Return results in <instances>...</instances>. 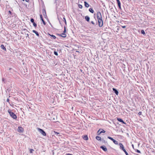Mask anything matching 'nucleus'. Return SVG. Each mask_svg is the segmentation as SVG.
I'll list each match as a JSON object with an SVG mask.
<instances>
[{
    "label": "nucleus",
    "instance_id": "obj_1",
    "mask_svg": "<svg viewBox=\"0 0 155 155\" xmlns=\"http://www.w3.org/2000/svg\"><path fill=\"white\" fill-rule=\"evenodd\" d=\"M97 15L99 26L100 27H101L103 25V21L101 13L100 12H97Z\"/></svg>",
    "mask_w": 155,
    "mask_h": 155
},
{
    "label": "nucleus",
    "instance_id": "obj_2",
    "mask_svg": "<svg viewBox=\"0 0 155 155\" xmlns=\"http://www.w3.org/2000/svg\"><path fill=\"white\" fill-rule=\"evenodd\" d=\"M8 112L10 114V116L14 119H16L17 117L16 115L13 112H12L11 110L9 109L8 110Z\"/></svg>",
    "mask_w": 155,
    "mask_h": 155
},
{
    "label": "nucleus",
    "instance_id": "obj_3",
    "mask_svg": "<svg viewBox=\"0 0 155 155\" xmlns=\"http://www.w3.org/2000/svg\"><path fill=\"white\" fill-rule=\"evenodd\" d=\"M38 130L44 136H46V133L44 130L40 128L38 129Z\"/></svg>",
    "mask_w": 155,
    "mask_h": 155
},
{
    "label": "nucleus",
    "instance_id": "obj_4",
    "mask_svg": "<svg viewBox=\"0 0 155 155\" xmlns=\"http://www.w3.org/2000/svg\"><path fill=\"white\" fill-rule=\"evenodd\" d=\"M30 21L31 23H33V26L35 27L37 26V24L34 22V20L33 18H31L30 20Z\"/></svg>",
    "mask_w": 155,
    "mask_h": 155
},
{
    "label": "nucleus",
    "instance_id": "obj_5",
    "mask_svg": "<svg viewBox=\"0 0 155 155\" xmlns=\"http://www.w3.org/2000/svg\"><path fill=\"white\" fill-rule=\"evenodd\" d=\"M100 148L102 149L104 151L106 152L107 151V149L105 146H102L100 147Z\"/></svg>",
    "mask_w": 155,
    "mask_h": 155
},
{
    "label": "nucleus",
    "instance_id": "obj_6",
    "mask_svg": "<svg viewBox=\"0 0 155 155\" xmlns=\"http://www.w3.org/2000/svg\"><path fill=\"white\" fill-rule=\"evenodd\" d=\"M99 132H100L98 133L99 135L102 133H104L105 132V131L104 130L102 129H100L98 131V133H99Z\"/></svg>",
    "mask_w": 155,
    "mask_h": 155
},
{
    "label": "nucleus",
    "instance_id": "obj_7",
    "mask_svg": "<svg viewBox=\"0 0 155 155\" xmlns=\"http://www.w3.org/2000/svg\"><path fill=\"white\" fill-rule=\"evenodd\" d=\"M18 131L19 132H23V129L21 127H18Z\"/></svg>",
    "mask_w": 155,
    "mask_h": 155
},
{
    "label": "nucleus",
    "instance_id": "obj_8",
    "mask_svg": "<svg viewBox=\"0 0 155 155\" xmlns=\"http://www.w3.org/2000/svg\"><path fill=\"white\" fill-rule=\"evenodd\" d=\"M116 1H117V3L118 4V6L119 7V9H121V4H120V1H119V0H116Z\"/></svg>",
    "mask_w": 155,
    "mask_h": 155
},
{
    "label": "nucleus",
    "instance_id": "obj_9",
    "mask_svg": "<svg viewBox=\"0 0 155 155\" xmlns=\"http://www.w3.org/2000/svg\"><path fill=\"white\" fill-rule=\"evenodd\" d=\"M119 145L120 146V148L122 150H123V151H124V150H125L124 148L123 145L122 143H119Z\"/></svg>",
    "mask_w": 155,
    "mask_h": 155
},
{
    "label": "nucleus",
    "instance_id": "obj_10",
    "mask_svg": "<svg viewBox=\"0 0 155 155\" xmlns=\"http://www.w3.org/2000/svg\"><path fill=\"white\" fill-rule=\"evenodd\" d=\"M113 91L114 92V93L117 95H118V91L115 88H113Z\"/></svg>",
    "mask_w": 155,
    "mask_h": 155
},
{
    "label": "nucleus",
    "instance_id": "obj_11",
    "mask_svg": "<svg viewBox=\"0 0 155 155\" xmlns=\"http://www.w3.org/2000/svg\"><path fill=\"white\" fill-rule=\"evenodd\" d=\"M40 19H41V20L42 21V22H43V24L44 25H45L46 24L43 18L42 15H40Z\"/></svg>",
    "mask_w": 155,
    "mask_h": 155
},
{
    "label": "nucleus",
    "instance_id": "obj_12",
    "mask_svg": "<svg viewBox=\"0 0 155 155\" xmlns=\"http://www.w3.org/2000/svg\"><path fill=\"white\" fill-rule=\"evenodd\" d=\"M117 120L119 122L122 123L123 124H126V123L121 118H117Z\"/></svg>",
    "mask_w": 155,
    "mask_h": 155
},
{
    "label": "nucleus",
    "instance_id": "obj_13",
    "mask_svg": "<svg viewBox=\"0 0 155 155\" xmlns=\"http://www.w3.org/2000/svg\"><path fill=\"white\" fill-rule=\"evenodd\" d=\"M86 20L88 22H89L90 20V17L88 16H86L85 17Z\"/></svg>",
    "mask_w": 155,
    "mask_h": 155
},
{
    "label": "nucleus",
    "instance_id": "obj_14",
    "mask_svg": "<svg viewBox=\"0 0 155 155\" xmlns=\"http://www.w3.org/2000/svg\"><path fill=\"white\" fill-rule=\"evenodd\" d=\"M32 32L33 33H34L37 36H39V34L37 31H35V30H33L32 31Z\"/></svg>",
    "mask_w": 155,
    "mask_h": 155
},
{
    "label": "nucleus",
    "instance_id": "obj_15",
    "mask_svg": "<svg viewBox=\"0 0 155 155\" xmlns=\"http://www.w3.org/2000/svg\"><path fill=\"white\" fill-rule=\"evenodd\" d=\"M96 138L98 140L101 141L102 140L101 137L99 136H96Z\"/></svg>",
    "mask_w": 155,
    "mask_h": 155
},
{
    "label": "nucleus",
    "instance_id": "obj_16",
    "mask_svg": "<svg viewBox=\"0 0 155 155\" xmlns=\"http://www.w3.org/2000/svg\"><path fill=\"white\" fill-rule=\"evenodd\" d=\"M84 5L87 8L89 6V5L88 3H87L86 2H84Z\"/></svg>",
    "mask_w": 155,
    "mask_h": 155
},
{
    "label": "nucleus",
    "instance_id": "obj_17",
    "mask_svg": "<svg viewBox=\"0 0 155 155\" xmlns=\"http://www.w3.org/2000/svg\"><path fill=\"white\" fill-rule=\"evenodd\" d=\"M1 48L3 50H4L5 51L6 50V49L4 47V45H2L1 46Z\"/></svg>",
    "mask_w": 155,
    "mask_h": 155
},
{
    "label": "nucleus",
    "instance_id": "obj_18",
    "mask_svg": "<svg viewBox=\"0 0 155 155\" xmlns=\"http://www.w3.org/2000/svg\"><path fill=\"white\" fill-rule=\"evenodd\" d=\"M89 11L91 13H93L94 12V11L93 10V9L92 8H90L89 9Z\"/></svg>",
    "mask_w": 155,
    "mask_h": 155
},
{
    "label": "nucleus",
    "instance_id": "obj_19",
    "mask_svg": "<svg viewBox=\"0 0 155 155\" xmlns=\"http://www.w3.org/2000/svg\"><path fill=\"white\" fill-rule=\"evenodd\" d=\"M113 141V142L115 144H116V145H117L118 144V142L116 140H114Z\"/></svg>",
    "mask_w": 155,
    "mask_h": 155
},
{
    "label": "nucleus",
    "instance_id": "obj_20",
    "mask_svg": "<svg viewBox=\"0 0 155 155\" xmlns=\"http://www.w3.org/2000/svg\"><path fill=\"white\" fill-rule=\"evenodd\" d=\"M61 36L64 38L66 36V35L64 33L61 34Z\"/></svg>",
    "mask_w": 155,
    "mask_h": 155
},
{
    "label": "nucleus",
    "instance_id": "obj_21",
    "mask_svg": "<svg viewBox=\"0 0 155 155\" xmlns=\"http://www.w3.org/2000/svg\"><path fill=\"white\" fill-rule=\"evenodd\" d=\"M83 138L85 140H88V137H87V135L85 136Z\"/></svg>",
    "mask_w": 155,
    "mask_h": 155
},
{
    "label": "nucleus",
    "instance_id": "obj_22",
    "mask_svg": "<svg viewBox=\"0 0 155 155\" xmlns=\"http://www.w3.org/2000/svg\"><path fill=\"white\" fill-rule=\"evenodd\" d=\"M49 35L51 36L54 39H55L56 38V37L55 36H54V35H51L50 34H49Z\"/></svg>",
    "mask_w": 155,
    "mask_h": 155
},
{
    "label": "nucleus",
    "instance_id": "obj_23",
    "mask_svg": "<svg viewBox=\"0 0 155 155\" xmlns=\"http://www.w3.org/2000/svg\"><path fill=\"white\" fill-rule=\"evenodd\" d=\"M102 142L103 143H107V141H106L105 140H104V139H102L101 140Z\"/></svg>",
    "mask_w": 155,
    "mask_h": 155
},
{
    "label": "nucleus",
    "instance_id": "obj_24",
    "mask_svg": "<svg viewBox=\"0 0 155 155\" xmlns=\"http://www.w3.org/2000/svg\"><path fill=\"white\" fill-rule=\"evenodd\" d=\"M107 138L110 139L111 140H112V141L114 140V139H113L112 137H109V136H108L107 137Z\"/></svg>",
    "mask_w": 155,
    "mask_h": 155
},
{
    "label": "nucleus",
    "instance_id": "obj_25",
    "mask_svg": "<svg viewBox=\"0 0 155 155\" xmlns=\"http://www.w3.org/2000/svg\"><path fill=\"white\" fill-rule=\"evenodd\" d=\"M78 6L79 8H82L83 7L82 5H80V4H79L78 5Z\"/></svg>",
    "mask_w": 155,
    "mask_h": 155
},
{
    "label": "nucleus",
    "instance_id": "obj_26",
    "mask_svg": "<svg viewBox=\"0 0 155 155\" xmlns=\"http://www.w3.org/2000/svg\"><path fill=\"white\" fill-rule=\"evenodd\" d=\"M123 151L124 152V153L126 154V155H129L128 154V153L125 150H124Z\"/></svg>",
    "mask_w": 155,
    "mask_h": 155
},
{
    "label": "nucleus",
    "instance_id": "obj_27",
    "mask_svg": "<svg viewBox=\"0 0 155 155\" xmlns=\"http://www.w3.org/2000/svg\"><path fill=\"white\" fill-rule=\"evenodd\" d=\"M141 33L142 34H143V35H145V31H144V30H141Z\"/></svg>",
    "mask_w": 155,
    "mask_h": 155
},
{
    "label": "nucleus",
    "instance_id": "obj_28",
    "mask_svg": "<svg viewBox=\"0 0 155 155\" xmlns=\"http://www.w3.org/2000/svg\"><path fill=\"white\" fill-rule=\"evenodd\" d=\"M54 54L56 55V56H57L58 55V53L57 51H54Z\"/></svg>",
    "mask_w": 155,
    "mask_h": 155
},
{
    "label": "nucleus",
    "instance_id": "obj_29",
    "mask_svg": "<svg viewBox=\"0 0 155 155\" xmlns=\"http://www.w3.org/2000/svg\"><path fill=\"white\" fill-rule=\"evenodd\" d=\"M34 151V150H33L32 149H30V152L31 153H32V151Z\"/></svg>",
    "mask_w": 155,
    "mask_h": 155
},
{
    "label": "nucleus",
    "instance_id": "obj_30",
    "mask_svg": "<svg viewBox=\"0 0 155 155\" xmlns=\"http://www.w3.org/2000/svg\"><path fill=\"white\" fill-rule=\"evenodd\" d=\"M136 151L138 153H141V152H140V151L138 150H136Z\"/></svg>",
    "mask_w": 155,
    "mask_h": 155
},
{
    "label": "nucleus",
    "instance_id": "obj_31",
    "mask_svg": "<svg viewBox=\"0 0 155 155\" xmlns=\"http://www.w3.org/2000/svg\"><path fill=\"white\" fill-rule=\"evenodd\" d=\"M138 114L139 115H140L142 114V112H139L138 113Z\"/></svg>",
    "mask_w": 155,
    "mask_h": 155
},
{
    "label": "nucleus",
    "instance_id": "obj_32",
    "mask_svg": "<svg viewBox=\"0 0 155 155\" xmlns=\"http://www.w3.org/2000/svg\"><path fill=\"white\" fill-rule=\"evenodd\" d=\"M8 12V13H9L11 15V14H12V12H11V11H9Z\"/></svg>",
    "mask_w": 155,
    "mask_h": 155
},
{
    "label": "nucleus",
    "instance_id": "obj_33",
    "mask_svg": "<svg viewBox=\"0 0 155 155\" xmlns=\"http://www.w3.org/2000/svg\"><path fill=\"white\" fill-rule=\"evenodd\" d=\"M91 22L93 25H94L95 24L93 21H91Z\"/></svg>",
    "mask_w": 155,
    "mask_h": 155
},
{
    "label": "nucleus",
    "instance_id": "obj_34",
    "mask_svg": "<svg viewBox=\"0 0 155 155\" xmlns=\"http://www.w3.org/2000/svg\"><path fill=\"white\" fill-rule=\"evenodd\" d=\"M9 99H8H8H7V100H6V101H7V102H8L9 103Z\"/></svg>",
    "mask_w": 155,
    "mask_h": 155
},
{
    "label": "nucleus",
    "instance_id": "obj_35",
    "mask_svg": "<svg viewBox=\"0 0 155 155\" xmlns=\"http://www.w3.org/2000/svg\"><path fill=\"white\" fill-rule=\"evenodd\" d=\"M122 27L123 28H125L126 27V26H122Z\"/></svg>",
    "mask_w": 155,
    "mask_h": 155
},
{
    "label": "nucleus",
    "instance_id": "obj_36",
    "mask_svg": "<svg viewBox=\"0 0 155 155\" xmlns=\"http://www.w3.org/2000/svg\"><path fill=\"white\" fill-rule=\"evenodd\" d=\"M26 37H28V36H29V35L28 34H26Z\"/></svg>",
    "mask_w": 155,
    "mask_h": 155
},
{
    "label": "nucleus",
    "instance_id": "obj_37",
    "mask_svg": "<svg viewBox=\"0 0 155 155\" xmlns=\"http://www.w3.org/2000/svg\"><path fill=\"white\" fill-rule=\"evenodd\" d=\"M54 132L55 133V134H59V133H58L57 132Z\"/></svg>",
    "mask_w": 155,
    "mask_h": 155
},
{
    "label": "nucleus",
    "instance_id": "obj_38",
    "mask_svg": "<svg viewBox=\"0 0 155 155\" xmlns=\"http://www.w3.org/2000/svg\"><path fill=\"white\" fill-rule=\"evenodd\" d=\"M25 0V1L27 2H28L29 1V0Z\"/></svg>",
    "mask_w": 155,
    "mask_h": 155
},
{
    "label": "nucleus",
    "instance_id": "obj_39",
    "mask_svg": "<svg viewBox=\"0 0 155 155\" xmlns=\"http://www.w3.org/2000/svg\"><path fill=\"white\" fill-rule=\"evenodd\" d=\"M132 146L133 148H134V145H132Z\"/></svg>",
    "mask_w": 155,
    "mask_h": 155
},
{
    "label": "nucleus",
    "instance_id": "obj_40",
    "mask_svg": "<svg viewBox=\"0 0 155 155\" xmlns=\"http://www.w3.org/2000/svg\"><path fill=\"white\" fill-rule=\"evenodd\" d=\"M11 69H12V68H9V70H11Z\"/></svg>",
    "mask_w": 155,
    "mask_h": 155
},
{
    "label": "nucleus",
    "instance_id": "obj_41",
    "mask_svg": "<svg viewBox=\"0 0 155 155\" xmlns=\"http://www.w3.org/2000/svg\"><path fill=\"white\" fill-rule=\"evenodd\" d=\"M64 18V20H65V23L66 24V21L65 19Z\"/></svg>",
    "mask_w": 155,
    "mask_h": 155
},
{
    "label": "nucleus",
    "instance_id": "obj_42",
    "mask_svg": "<svg viewBox=\"0 0 155 155\" xmlns=\"http://www.w3.org/2000/svg\"><path fill=\"white\" fill-rule=\"evenodd\" d=\"M45 14H46L45 11Z\"/></svg>",
    "mask_w": 155,
    "mask_h": 155
},
{
    "label": "nucleus",
    "instance_id": "obj_43",
    "mask_svg": "<svg viewBox=\"0 0 155 155\" xmlns=\"http://www.w3.org/2000/svg\"><path fill=\"white\" fill-rule=\"evenodd\" d=\"M73 107H72V109H73Z\"/></svg>",
    "mask_w": 155,
    "mask_h": 155
},
{
    "label": "nucleus",
    "instance_id": "obj_44",
    "mask_svg": "<svg viewBox=\"0 0 155 155\" xmlns=\"http://www.w3.org/2000/svg\"><path fill=\"white\" fill-rule=\"evenodd\" d=\"M66 155H68V154L66 153Z\"/></svg>",
    "mask_w": 155,
    "mask_h": 155
},
{
    "label": "nucleus",
    "instance_id": "obj_45",
    "mask_svg": "<svg viewBox=\"0 0 155 155\" xmlns=\"http://www.w3.org/2000/svg\"><path fill=\"white\" fill-rule=\"evenodd\" d=\"M76 52H79V51H76Z\"/></svg>",
    "mask_w": 155,
    "mask_h": 155
},
{
    "label": "nucleus",
    "instance_id": "obj_46",
    "mask_svg": "<svg viewBox=\"0 0 155 155\" xmlns=\"http://www.w3.org/2000/svg\"><path fill=\"white\" fill-rule=\"evenodd\" d=\"M65 31H66V30H64V32Z\"/></svg>",
    "mask_w": 155,
    "mask_h": 155
},
{
    "label": "nucleus",
    "instance_id": "obj_47",
    "mask_svg": "<svg viewBox=\"0 0 155 155\" xmlns=\"http://www.w3.org/2000/svg\"><path fill=\"white\" fill-rule=\"evenodd\" d=\"M22 0L24 1H25V0Z\"/></svg>",
    "mask_w": 155,
    "mask_h": 155
}]
</instances>
